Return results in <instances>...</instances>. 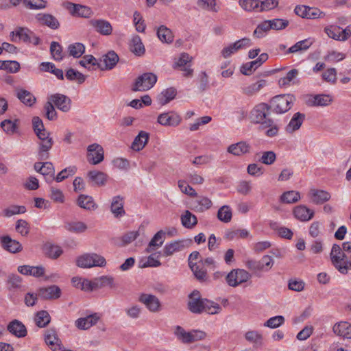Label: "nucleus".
<instances>
[{"label":"nucleus","instance_id":"f257e3e1","mask_svg":"<svg viewBox=\"0 0 351 351\" xmlns=\"http://www.w3.org/2000/svg\"><path fill=\"white\" fill-rule=\"evenodd\" d=\"M187 307L191 313L195 314L206 312L210 315H215L219 313L221 310V307L217 303L202 298L200 293L197 290H194L189 295Z\"/></svg>","mask_w":351,"mask_h":351},{"label":"nucleus","instance_id":"f03ea898","mask_svg":"<svg viewBox=\"0 0 351 351\" xmlns=\"http://www.w3.org/2000/svg\"><path fill=\"white\" fill-rule=\"evenodd\" d=\"M32 126L35 134L40 140L38 158L41 160H46L49 158V152L53 145V138L49 136V133L45 129L43 121L40 117H33Z\"/></svg>","mask_w":351,"mask_h":351},{"label":"nucleus","instance_id":"7ed1b4c3","mask_svg":"<svg viewBox=\"0 0 351 351\" xmlns=\"http://www.w3.org/2000/svg\"><path fill=\"white\" fill-rule=\"evenodd\" d=\"M270 107L266 103H261L255 106L250 113L251 122L259 123L263 128H266L273 123L271 119L267 118L269 114Z\"/></svg>","mask_w":351,"mask_h":351},{"label":"nucleus","instance_id":"20e7f679","mask_svg":"<svg viewBox=\"0 0 351 351\" xmlns=\"http://www.w3.org/2000/svg\"><path fill=\"white\" fill-rule=\"evenodd\" d=\"M293 95H279L274 97L269 101L270 109L276 114H283L289 111L295 101Z\"/></svg>","mask_w":351,"mask_h":351},{"label":"nucleus","instance_id":"39448f33","mask_svg":"<svg viewBox=\"0 0 351 351\" xmlns=\"http://www.w3.org/2000/svg\"><path fill=\"white\" fill-rule=\"evenodd\" d=\"M156 82V75L153 73H144L136 78L131 89L133 92L147 91L151 89Z\"/></svg>","mask_w":351,"mask_h":351},{"label":"nucleus","instance_id":"423d86ee","mask_svg":"<svg viewBox=\"0 0 351 351\" xmlns=\"http://www.w3.org/2000/svg\"><path fill=\"white\" fill-rule=\"evenodd\" d=\"M274 261L271 256L265 255L260 261L247 260L245 262V266L251 271H268L274 265Z\"/></svg>","mask_w":351,"mask_h":351},{"label":"nucleus","instance_id":"0eeeda50","mask_svg":"<svg viewBox=\"0 0 351 351\" xmlns=\"http://www.w3.org/2000/svg\"><path fill=\"white\" fill-rule=\"evenodd\" d=\"M294 12L298 16L307 19H322L326 16V14L319 8L304 5H297L294 9Z\"/></svg>","mask_w":351,"mask_h":351},{"label":"nucleus","instance_id":"6e6552de","mask_svg":"<svg viewBox=\"0 0 351 351\" xmlns=\"http://www.w3.org/2000/svg\"><path fill=\"white\" fill-rule=\"evenodd\" d=\"M191 239H181L166 243L162 249V255L165 257L173 255L175 252L184 250L192 244Z\"/></svg>","mask_w":351,"mask_h":351},{"label":"nucleus","instance_id":"1a4fd4ad","mask_svg":"<svg viewBox=\"0 0 351 351\" xmlns=\"http://www.w3.org/2000/svg\"><path fill=\"white\" fill-rule=\"evenodd\" d=\"M104 158V151L101 145L93 143L87 147V160L91 165H97Z\"/></svg>","mask_w":351,"mask_h":351},{"label":"nucleus","instance_id":"9d476101","mask_svg":"<svg viewBox=\"0 0 351 351\" xmlns=\"http://www.w3.org/2000/svg\"><path fill=\"white\" fill-rule=\"evenodd\" d=\"M49 99L53 106L63 112H68L71 109V99L66 95L56 93L51 95Z\"/></svg>","mask_w":351,"mask_h":351},{"label":"nucleus","instance_id":"9b49d317","mask_svg":"<svg viewBox=\"0 0 351 351\" xmlns=\"http://www.w3.org/2000/svg\"><path fill=\"white\" fill-rule=\"evenodd\" d=\"M119 60L118 55L114 51H108L98 61V68L102 71L111 70L116 66Z\"/></svg>","mask_w":351,"mask_h":351},{"label":"nucleus","instance_id":"f8f14e48","mask_svg":"<svg viewBox=\"0 0 351 351\" xmlns=\"http://www.w3.org/2000/svg\"><path fill=\"white\" fill-rule=\"evenodd\" d=\"M61 294V289L57 285H50L38 289V295L43 300H57L60 298Z\"/></svg>","mask_w":351,"mask_h":351},{"label":"nucleus","instance_id":"ddd939ff","mask_svg":"<svg viewBox=\"0 0 351 351\" xmlns=\"http://www.w3.org/2000/svg\"><path fill=\"white\" fill-rule=\"evenodd\" d=\"M157 121L163 126H177L181 121L180 116L173 111L164 112L158 115Z\"/></svg>","mask_w":351,"mask_h":351},{"label":"nucleus","instance_id":"4468645a","mask_svg":"<svg viewBox=\"0 0 351 351\" xmlns=\"http://www.w3.org/2000/svg\"><path fill=\"white\" fill-rule=\"evenodd\" d=\"M332 97L329 95H309L306 99L308 106H327L331 104Z\"/></svg>","mask_w":351,"mask_h":351},{"label":"nucleus","instance_id":"2eb2a0df","mask_svg":"<svg viewBox=\"0 0 351 351\" xmlns=\"http://www.w3.org/2000/svg\"><path fill=\"white\" fill-rule=\"evenodd\" d=\"M138 300L151 312L156 313L160 311V302L156 296L152 294L142 293Z\"/></svg>","mask_w":351,"mask_h":351},{"label":"nucleus","instance_id":"dca6fc26","mask_svg":"<svg viewBox=\"0 0 351 351\" xmlns=\"http://www.w3.org/2000/svg\"><path fill=\"white\" fill-rule=\"evenodd\" d=\"M343 249L337 244H334L332 247L331 252H330V259L332 265L338 269V271L343 274H347V267L343 266V265H341V259H339V256L341 254Z\"/></svg>","mask_w":351,"mask_h":351},{"label":"nucleus","instance_id":"f3484780","mask_svg":"<svg viewBox=\"0 0 351 351\" xmlns=\"http://www.w3.org/2000/svg\"><path fill=\"white\" fill-rule=\"evenodd\" d=\"M0 243L2 247L10 253H17L23 250L22 245L8 235L1 237Z\"/></svg>","mask_w":351,"mask_h":351},{"label":"nucleus","instance_id":"a211bd4d","mask_svg":"<svg viewBox=\"0 0 351 351\" xmlns=\"http://www.w3.org/2000/svg\"><path fill=\"white\" fill-rule=\"evenodd\" d=\"M66 8L69 10L70 13L73 16L88 18L93 14V12L90 8L71 2H68L66 3Z\"/></svg>","mask_w":351,"mask_h":351},{"label":"nucleus","instance_id":"6ab92c4d","mask_svg":"<svg viewBox=\"0 0 351 351\" xmlns=\"http://www.w3.org/2000/svg\"><path fill=\"white\" fill-rule=\"evenodd\" d=\"M32 33V32L27 28L19 27L10 33V36L11 38V41L12 42L16 43L19 40H22L25 43H28Z\"/></svg>","mask_w":351,"mask_h":351},{"label":"nucleus","instance_id":"aec40b11","mask_svg":"<svg viewBox=\"0 0 351 351\" xmlns=\"http://www.w3.org/2000/svg\"><path fill=\"white\" fill-rule=\"evenodd\" d=\"M124 198L121 195H117L112 197L110 210L116 218L121 217L125 214L124 210Z\"/></svg>","mask_w":351,"mask_h":351},{"label":"nucleus","instance_id":"412c9836","mask_svg":"<svg viewBox=\"0 0 351 351\" xmlns=\"http://www.w3.org/2000/svg\"><path fill=\"white\" fill-rule=\"evenodd\" d=\"M45 343L53 351H62V346L54 330H49L45 337Z\"/></svg>","mask_w":351,"mask_h":351},{"label":"nucleus","instance_id":"4be33fe9","mask_svg":"<svg viewBox=\"0 0 351 351\" xmlns=\"http://www.w3.org/2000/svg\"><path fill=\"white\" fill-rule=\"evenodd\" d=\"M90 24L95 29V30L101 35L109 36L112 32V27L111 24L106 20H91Z\"/></svg>","mask_w":351,"mask_h":351},{"label":"nucleus","instance_id":"5701e85b","mask_svg":"<svg viewBox=\"0 0 351 351\" xmlns=\"http://www.w3.org/2000/svg\"><path fill=\"white\" fill-rule=\"evenodd\" d=\"M18 271L23 275L38 278L45 274V269L43 266L21 265L18 267Z\"/></svg>","mask_w":351,"mask_h":351},{"label":"nucleus","instance_id":"b1692460","mask_svg":"<svg viewBox=\"0 0 351 351\" xmlns=\"http://www.w3.org/2000/svg\"><path fill=\"white\" fill-rule=\"evenodd\" d=\"M293 215L301 221H308L313 217L314 211L304 205H300L293 209Z\"/></svg>","mask_w":351,"mask_h":351},{"label":"nucleus","instance_id":"393cba45","mask_svg":"<svg viewBox=\"0 0 351 351\" xmlns=\"http://www.w3.org/2000/svg\"><path fill=\"white\" fill-rule=\"evenodd\" d=\"M100 317L97 313H94L86 317L79 318L75 321V326L82 330H86L97 324Z\"/></svg>","mask_w":351,"mask_h":351},{"label":"nucleus","instance_id":"a878e982","mask_svg":"<svg viewBox=\"0 0 351 351\" xmlns=\"http://www.w3.org/2000/svg\"><path fill=\"white\" fill-rule=\"evenodd\" d=\"M36 19L40 24L46 25L52 29H57L60 27L58 20L50 14H38Z\"/></svg>","mask_w":351,"mask_h":351},{"label":"nucleus","instance_id":"bb28decb","mask_svg":"<svg viewBox=\"0 0 351 351\" xmlns=\"http://www.w3.org/2000/svg\"><path fill=\"white\" fill-rule=\"evenodd\" d=\"M166 232L162 230L157 232L149 241L145 251L147 253L152 252L155 248L161 247L165 240Z\"/></svg>","mask_w":351,"mask_h":351},{"label":"nucleus","instance_id":"cd10ccee","mask_svg":"<svg viewBox=\"0 0 351 351\" xmlns=\"http://www.w3.org/2000/svg\"><path fill=\"white\" fill-rule=\"evenodd\" d=\"M191 61V58L186 53H182L180 54V58L176 62L175 67H179L182 71H184V76L189 77L193 75V70L187 66V63Z\"/></svg>","mask_w":351,"mask_h":351},{"label":"nucleus","instance_id":"c85d7f7f","mask_svg":"<svg viewBox=\"0 0 351 351\" xmlns=\"http://www.w3.org/2000/svg\"><path fill=\"white\" fill-rule=\"evenodd\" d=\"M304 119V114L300 112L295 113L289 124L286 126V131L289 133H293V132L299 130Z\"/></svg>","mask_w":351,"mask_h":351},{"label":"nucleus","instance_id":"c756f323","mask_svg":"<svg viewBox=\"0 0 351 351\" xmlns=\"http://www.w3.org/2000/svg\"><path fill=\"white\" fill-rule=\"evenodd\" d=\"M8 330L17 337H24L27 335L25 325L17 319L12 321L8 324Z\"/></svg>","mask_w":351,"mask_h":351},{"label":"nucleus","instance_id":"7c9ffc66","mask_svg":"<svg viewBox=\"0 0 351 351\" xmlns=\"http://www.w3.org/2000/svg\"><path fill=\"white\" fill-rule=\"evenodd\" d=\"M335 334L346 339H351V324L347 322L335 324L332 328Z\"/></svg>","mask_w":351,"mask_h":351},{"label":"nucleus","instance_id":"2f4dec72","mask_svg":"<svg viewBox=\"0 0 351 351\" xmlns=\"http://www.w3.org/2000/svg\"><path fill=\"white\" fill-rule=\"evenodd\" d=\"M149 134L145 131H141L135 137L132 143V149L134 151H141L148 143Z\"/></svg>","mask_w":351,"mask_h":351},{"label":"nucleus","instance_id":"473e14b6","mask_svg":"<svg viewBox=\"0 0 351 351\" xmlns=\"http://www.w3.org/2000/svg\"><path fill=\"white\" fill-rule=\"evenodd\" d=\"M250 146L246 142L241 141L232 144L228 147V152L234 156H241L250 152Z\"/></svg>","mask_w":351,"mask_h":351},{"label":"nucleus","instance_id":"72a5a7b5","mask_svg":"<svg viewBox=\"0 0 351 351\" xmlns=\"http://www.w3.org/2000/svg\"><path fill=\"white\" fill-rule=\"evenodd\" d=\"M211 200L204 196L199 197L198 199L192 202L191 208L196 212H204L209 209L212 206Z\"/></svg>","mask_w":351,"mask_h":351},{"label":"nucleus","instance_id":"f704fd0d","mask_svg":"<svg viewBox=\"0 0 351 351\" xmlns=\"http://www.w3.org/2000/svg\"><path fill=\"white\" fill-rule=\"evenodd\" d=\"M72 282L74 287L77 288H80L82 290L92 291L95 289H97L95 278L92 280H83L81 278L74 277L72 278Z\"/></svg>","mask_w":351,"mask_h":351},{"label":"nucleus","instance_id":"c9c22d12","mask_svg":"<svg viewBox=\"0 0 351 351\" xmlns=\"http://www.w3.org/2000/svg\"><path fill=\"white\" fill-rule=\"evenodd\" d=\"M87 176L90 182L97 186L105 185L108 179L106 173L99 171H90Z\"/></svg>","mask_w":351,"mask_h":351},{"label":"nucleus","instance_id":"e433bc0d","mask_svg":"<svg viewBox=\"0 0 351 351\" xmlns=\"http://www.w3.org/2000/svg\"><path fill=\"white\" fill-rule=\"evenodd\" d=\"M310 195L312 202L316 204H322L330 198V195L328 192L323 190L311 189Z\"/></svg>","mask_w":351,"mask_h":351},{"label":"nucleus","instance_id":"4c0bfd02","mask_svg":"<svg viewBox=\"0 0 351 351\" xmlns=\"http://www.w3.org/2000/svg\"><path fill=\"white\" fill-rule=\"evenodd\" d=\"M97 289L108 287L110 289H116L118 285L114 282V279L111 276H102L95 278Z\"/></svg>","mask_w":351,"mask_h":351},{"label":"nucleus","instance_id":"58836bf2","mask_svg":"<svg viewBox=\"0 0 351 351\" xmlns=\"http://www.w3.org/2000/svg\"><path fill=\"white\" fill-rule=\"evenodd\" d=\"M43 250L47 256L52 259H56L63 253L61 247L47 243L44 245Z\"/></svg>","mask_w":351,"mask_h":351},{"label":"nucleus","instance_id":"ea45409f","mask_svg":"<svg viewBox=\"0 0 351 351\" xmlns=\"http://www.w3.org/2000/svg\"><path fill=\"white\" fill-rule=\"evenodd\" d=\"M130 49V51L137 56L144 55L145 49L139 36H135L132 38Z\"/></svg>","mask_w":351,"mask_h":351},{"label":"nucleus","instance_id":"a19ab883","mask_svg":"<svg viewBox=\"0 0 351 351\" xmlns=\"http://www.w3.org/2000/svg\"><path fill=\"white\" fill-rule=\"evenodd\" d=\"M77 205L85 210H95L97 206L95 203L93 198L91 196L86 195H80L77 199Z\"/></svg>","mask_w":351,"mask_h":351},{"label":"nucleus","instance_id":"79ce46f5","mask_svg":"<svg viewBox=\"0 0 351 351\" xmlns=\"http://www.w3.org/2000/svg\"><path fill=\"white\" fill-rule=\"evenodd\" d=\"M313 44L309 39H304L297 42L295 45L289 47L285 53V55L289 53H295L300 51L307 50Z\"/></svg>","mask_w":351,"mask_h":351},{"label":"nucleus","instance_id":"37998d69","mask_svg":"<svg viewBox=\"0 0 351 351\" xmlns=\"http://www.w3.org/2000/svg\"><path fill=\"white\" fill-rule=\"evenodd\" d=\"M177 94L176 89L171 87L164 90L158 96V100L160 105H165L173 100Z\"/></svg>","mask_w":351,"mask_h":351},{"label":"nucleus","instance_id":"c03bdc74","mask_svg":"<svg viewBox=\"0 0 351 351\" xmlns=\"http://www.w3.org/2000/svg\"><path fill=\"white\" fill-rule=\"evenodd\" d=\"M267 85V81L260 80L256 82L243 88V93L248 96H252L259 92L263 87Z\"/></svg>","mask_w":351,"mask_h":351},{"label":"nucleus","instance_id":"a18cd8bd","mask_svg":"<svg viewBox=\"0 0 351 351\" xmlns=\"http://www.w3.org/2000/svg\"><path fill=\"white\" fill-rule=\"evenodd\" d=\"M181 222L184 227L191 229L197 223V219L189 210H186L181 216Z\"/></svg>","mask_w":351,"mask_h":351},{"label":"nucleus","instance_id":"49530a36","mask_svg":"<svg viewBox=\"0 0 351 351\" xmlns=\"http://www.w3.org/2000/svg\"><path fill=\"white\" fill-rule=\"evenodd\" d=\"M189 267L199 281L204 282L207 280V272L202 267L197 265L196 263H193L191 261H189Z\"/></svg>","mask_w":351,"mask_h":351},{"label":"nucleus","instance_id":"de8ad7c7","mask_svg":"<svg viewBox=\"0 0 351 351\" xmlns=\"http://www.w3.org/2000/svg\"><path fill=\"white\" fill-rule=\"evenodd\" d=\"M157 36L162 43H171L173 40L172 32L165 25H161L158 27Z\"/></svg>","mask_w":351,"mask_h":351},{"label":"nucleus","instance_id":"09e8293b","mask_svg":"<svg viewBox=\"0 0 351 351\" xmlns=\"http://www.w3.org/2000/svg\"><path fill=\"white\" fill-rule=\"evenodd\" d=\"M18 99L25 105L32 106L36 102V97L29 92L21 89L17 93Z\"/></svg>","mask_w":351,"mask_h":351},{"label":"nucleus","instance_id":"8fccbe9b","mask_svg":"<svg viewBox=\"0 0 351 351\" xmlns=\"http://www.w3.org/2000/svg\"><path fill=\"white\" fill-rule=\"evenodd\" d=\"M158 255L156 256V254H152L149 255L147 258L144 261L142 260L141 261V265L140 266L141 268H145V267H157L161 265V263L158 260V258L160 257L161 252H158Z\"/></svg>","mask_w":351,"mask_h":351},{"label":"nucleus","instance_id":"3c124183","mask_svg":"<svg viewBox=\"0 0 351 351\" xmlns=\"http://www.w3.org/2000/svg\"><path fill=\"white\" fill-rule=\"evenodd\" d=\"M34 320L38 327L44 328L49 324L51 317L47 311L43 310L36 314Z\"/></svg>","mask_w":351,"mask_h":351},{"label":"nucleus","instance_id":"603ef678","mask_svg":"<svg viewBox=\"0 0 351 351\" xmlns=\"http://www.w3.org/2000/svg\"><path fill=\"white\" fill-rule=\"evenodd\" d=\"M55 169L53 164L50 162H43L40 174L44 176L45 180L48 182H51L54 180Z\"/></svg>","mask_w":351,"mask_h":351},{"label":"nucleus","instance_id":"864d4df0","mask_svg":"<svg viewBox=\"0 0 351 351\" xmlns=\"http://www.w3.org/2000/svg\"><path fill=\"white\" fill-rule=\"evenodd\" d=\"M69 56L78 58L85 52V46L81 43H75L68 46Z\"/></svg>","mask_w":351,"mask_h":351},{"label":"nucleus","instance_id":"5fc2aeb1","mask_svg":"<svg viewBox=\"0 0 351 351\" xmlns=\"http://www.w3.org/2000/svg\"><path fill=\"white\" fill-rule=\"evenodd\" d=\"M232 213L230 207L227 205L221 206L217 212V218L223 223H228L231 221Z\"/></svg>","mask_w":351,"mask_h":351},{"label":"nucleus","instance_id":"6e6d98bb","mask_svg":"<svg viewBox=\"0 0 351 351\" xmlns=\"http://www.w3.org/2000/svg\"><path fill=\"white\" fill-rule=\"evenodd\" d=\"M300 199V193L295 191L285 192L280 196V202L285 204H293Z\"/></svg>","mask_w":351,"mask_h":351},{"label":"nucleus","instance_id":"4d7b16f0","mask_svg":"<svg viewBox=\"0 0 351 351\" xmlns=\"http://www.w3.org/2000/svg\"><path fill=\"white\" fill-rule=\"evenodd\" d=\"M239 5L246 12H258L259 0H239Z\"/></svg>","mask_w":351,"mask_h":351},{"label":"nucleus","instance_id":"13d9d810","mask_svg":"<svg viewBox=\"0 0 351 351\" xmlns=\"http://www.w3.org/2000/svg\"><path fill=\"white\" fill-rule=\"evenodd\" d=\"M79 64L88 70H95V66L98 68V61L92 55H86L83 57V59L79 62Z\"/></svg>","mask_w":351,"mask_h":351},{"label":"nucleus","instance_id":"bf43d9fd","mask_svg":"<svg viewBox=\"0 0 351 351\" xmlns=\"http://www.w3.org/2000/svg\"><path fill=\"white\" fill-rule=\"evenodd\" d=\"M249 232L246 229H237L228 231L225 234V238L228 240L245 239L249 236Z\"/></svg>","mask_w":351,"mask_h":351},{"label":"nucleus","instance_id":"052dcab7","mask_svg":"<svg viewBox=\"0 0 351 351\" xmlns=\"http://www.w3.org/2000/svg\"><path fill=\"white\" fill-rule=\"evenodd\" d=\"M65 76L68 80H76L79 84H82L86 80V76L84 74L71 68L66 71Z\"/></svg>","mask_w":351,"mask_h":351},{"label":"nucleus","instance_id":"680f3d73","mask_svg":"<svg viewBox=\"0 0 351 351\" xmlns=\"http://www.w3.org/2000/svg\"><path fill=\"white\" fill-rule=\"evenodd\" d=\"M65 228L72 232L82 233L86 230L87 226L82 221H74L66 223Z\"/></svg>","mask_w":351,"mask_h":351},{"label":"nucleus","instance_id":"e2e57ef3","mask_svg":"<svg viewBox=\"0 0 351 351\" xmlns=\"http://www.w3.org/2000/svg\"><path fill=\"white\" fill-rule=\"evenodd\" d=\"M50 53L56 61H60L63 58L62 47L58 42L53 41L51 43Z\"/></svg>","mask_w":351,"mask_h":351},{"label":"nucleus","instance_id":"0e129e2a","mask_svg":"<svg viewBox=\"0 0 351 351\" xmlns=\"http://www.w3.org/2000/svg\"><path fill=\"white\" fill-rule=\"evenodd\" d=\"M44 112L46 118L50 121L57 119L58 114L52 102L48 99L44 106Z\"/></svg>","mask_w":351,"mask_h":351},{"label":"nucleus","instance_id":"69168bd1","mask_svg":"<svg viewBox=\"0 0 351 351\" xmlns=\"http://www.w3.org/2000/svg\"><path fill=\"white\" fill-rule=\"evenodd\" d=\"M92 258H93V253L92 254H85L77 258L76 263L77 265L80 267L82 268H90L93 267L92 265Z\"/></svg>","mask_w":351,"mask_h":351},{"label":"nucleus","instance_id":"338daca9","mask_svg":"<svg viewBox=\"0 0 351 351\" xmlns=\"http://www.w3.org/2000/svg\"><path fill=\"white\" fill-rule=\"evenodd\" d=\"M17 120L12 121L10 119H5L1 123V127L3 130L8 134H13L17 129Z\"/></svg>","mask_w":351,"mask_h":351},{"label":"nucleus","instance_id":"774afa93","mask_svg":"<svg viewBox=\"0 0 351 351\" xmlns=\"http://www.w3.org/2000/svg\"><path fill=\"white\" fill-rule=\"evenodd\" d=\"M16 231L23 237H26L29 232V225L27 221L19 219L16 222Z\"/></svg>","mask_w":351,"mask_h":351}]
</instances>
